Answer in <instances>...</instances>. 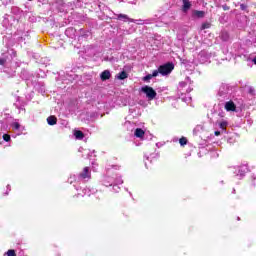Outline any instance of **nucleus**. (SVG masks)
I'll return each mask as SVG.
<instances>
[{
	"mask_svg": "<svg viewBox=\"0 0 256 256\" xmlns=\"http://www.w3.org/2000/svg\"><path fill=\"white\" fill-rule=\"evenodd\" d=\"M15 57H17V52L13 48L2 50L0 54V66H2L4 73H9V69H11V61H13Z\"/></svg>",
	"mask_w": 256,
	"mask_h": 256,
	"instance_id": "f257e3e1",
	"label": "nucleus"
},
{
	"mask_svg": "<svg viewBox=\"0 0 256 256\" xmlns=\"http://www.w3.org/2000/svg\"><path fill=\"white\" fill-rule=\"evenodd\" d=\"M178 91L181 93V99L184 103H191V96H183L185 95V92L191 93L193 91V81H191V78L186 77L184 81L180 82L178 85Z\"/></svg>",
	"mask_w": 256,
	"mask_h": 256,
	"instance_id": "f03ea898",
	"label": "nucleus"
},
{
	"mask_svg": "<svg viewBox=\"0 0 256 256\" xmlns=\"http://www.w3.org/2000/svg\"><path fill=\"white\" fill-rule=\"evenodd\" d=\"M230 97H231V90L229 89V85L222 84L218 91L219 101H229Z\"/></svg>",
	"mask_w": 256,
	"mask_h": 256,
	"instance_id": "7ed1b4c3",
	"label": "nucleus"
},
{
	"mask_svg": "<svg viewBox=\"0 0 256 256\" xmlns=\"http://www.w3.org/2000/svg\"><path fill=\"white\" fill-rule=\"evenodd\" d=\"M140 91L141 93H144V95H146V97L148 98V101H153V99L157 97V92L151 86H147V85L142 86L140 88Z\"/></svg>",
	"mask_w": 256,
	"mask_h": 256,
	"instance_id": "20e7f679",
	"label": "nucleus"
},
{
	"mask_svg": "<svg viewBox=\"0 0 256 256\" xmlns=\"http://www.w3.org/2000/svg\"><path fill=\"white\" fill-rule=\"evenodd\" d=\"M173 69H175V65H173V63L171 62H168L166 64L159 66L158 71L160 75L165 76V75H170Z\"/></svg>",
	"mask_w": 256,
	"mask_h": 256,
	"instance_id": "39448f33",
	"label": "nucleus"
},
{
	"mask_svg": "<svg viewBox=\"0 0 256 256\" xmlns=\"http://www.w3.org/2000/svg\"><path fill=\"white\" fill-rule=\"evenodd\" d=\"M78 181L82 183H87L91 179V171L89 167H84L83 171L77 177Z\"/></svg>",
	"mask_w": 256,
	"mask_h": 256,
	"instance_id": "423d86ee",
	"label": "nucleus"
},
{
	"mask_svg": "<svg viewBox=\"0 0 256 256\" xmlns=\"http://www.w3.org/2000/svg\"><path fill=\"white\" fill-rule=\"evenodd\" d=\"M76 191H78L77 197H85L87 195L88 197H91L92 193H96L97 190L95 189H90V188H84L81 190V188H76Z\"/></svg>",
	"mask_w": 256,
	"mask_h": 256,
	"instance_id": "0eeeda50",
	"label": "nucleus"
},
{
	"mask_svg": "<svg viewBox=\"0 0 256 256\" xmlns=\"http://www.w3.org/2000/svg\"><path fill=\"white\" fill-rule=\"evenodd\" d=\"M209 59H211V55L209 53H207V51L202 50L199 54H198V61L199 63H209Z\"/></svg>",
	"mask_w": 256,
	"mask_h": 256,
	"instance_id": "6e6552de",
	"label": "nucleus"
},
{
	"mask_svg": "<svg viewBox=\"0 0 256 256\" xmlns=\"http://www.w3.org/2000/svg\"><path fill=\"white\" fill-rule=\"evenodd\" d=\"M115 184V177L114 176H104V178L102 179V185H104V187H113V185Z\"/></svg>",
	"mask_w": 256,
	"mask_h": 256,
	"instance_id": "1a4fd4ad",
	"label": "nucleus"
},
{
	"mask_svg": "<svg viewBox=\"0 0 256 256\" xmlns=\"http://www.w3.org/2000/svg\"><path fill=\"white\" fill-rule=\"evenodd\" d=\"M119 185H123V179L121 178V176L119 175H115V182L112 185L113 190L115 193H119V190L121 189V187H119Z\"/></svg>",
	"mask_w": 256,
	"mask_h": 256,
	"instance_id": "9d476101",
	"label": "nucleus"
},
{
	"mask_svg": "<svg viewBox=\"0 0 256 256\" xmlns=\"http://www.w3.org/2000/svg\"><path fill=\"white\" fill-rule=\"evenodd\" d=\"M246 171H247V166H238L236 167V170L234 173L237 178L243 179V177H245Z\"/></svg>",
	"mask_w": 256,
	"mask_h": 256,
	"instance_id": "9b49d317",
	"label": "nucleus"
},
{
	"mask_svg": "<svg viewBox=\"0 0 256 256\" xmlns=\"http://www.w3.org/2000/svg\"><path fill=\"white\" fill-rule=\"evenodd\" d=\"M203 17H205V11H201V10H193L192 11L193 19H203Z\"/></svg>",
	"mask_w": 256,
	"mask_h": 256,
	"instance_id": "f8f14e48",
	"label": "nucleus"
},
{
	"mask_svg": "<svg viewBox=\"0 0 256 256\" xmlns=\"http://www.w3.org/2000/svg\"><path fill=\"white\" fill-rule=\"evenodd\" d=\"M182 3H183V5H182L183 13H188L189 9H191V6H192L191 1H189V0H182Z\"/></svg>",
	"mask_w": 256,
	"mask_h": 256,
	"instance_id": "ddd939ff",
	"label": "nucleus"
},
{
	"mask_svg": "<svg viewBox=\"0 0 256 256\" xmlns=\"http://www.w3.org/2000/svg\"><path fill=\"white\" fill-rule=\"evenodd\" d=\"M224 107L226 111H235L237 109V106H235V102H233L232 100L227 101Z\"/></svg>",
	"mask_w": 256,
	"mask_h": 256,
	"instance_id": "4468645a",
	"label": "nucleus"
},
{
	"mask_svg": "<svg viewBox=\"0 0 256 256\" xmlns=\"http://www.w3.org/2000/svg\"><path fill=\"white\" fill-rule=\"evenodd\" d=\"M100 79H101V81H107V80L111 79V71H109V70H104V71L100 74Z\"/></svg>",
	"mask_w": 256,
	"mask_h": 256,
	"instance_id": "2eb2a0df",
	"label": "nucleus"
},
{
	"mask_svg": "<svg viewBox=\"0 0 256 256\" xmlns=\"http://www.w3.org/2000/svg\"><path fill=\"white\" fill-rule=\"evenodd\" d=\"M135 137H138V139H143L144 135H145V131H143V129L141 128H137L134 132Z\"/></svg>",
	"mask_w": 256,
	"mask_h": 256,
	"instance_id": "dca6fc26",
	"label": "nucleus"
},
{
	"mask_svg": "<svg viewBox=\"0 0 256 256\" xmlns=\"http://www.w3.org/2000/svg\"><path fill=\"white\" fill-rule=\"evenodd\" d=\"M130 22L131 23H137V25H149V23H151V20H141V19H139V20H134V19H132V20H130Z\"/></svg>",
	"mask_w": 256,
	"mask_h": 256,
	"instance_id": "f3484780",
	"label": "nucleus"
},
{
	"mask_svg": "<svg viewBox=\"0 0 256 256\" xmlns=\"http://www.w3.org/2000/svg\"><path fill=\"white\" fill-rule=\"evenodd\" d=\"M117 19L118 21H124V22H127V21H130L131 22V18H129V16H127L126 14H118L117 15Z\"/></svg>",
	"mask_w": 256,
	"mask_h": 256,
	"instance_id": "a211bd4d",
	"label": "nucleus"
},
{
	"mask_svg": "<svg viewBox=\"0 0 256 256\" xmlns=\"http://www.w3.org/2000/svg\"><path fill=\"white\" fill-rule=\"evenodd\" d=\"M129 77V74H127L125 71H122L116 75V79H119L120 81H123Z\"/></svg>",
	"mask_w": 256,
	"mask_h": 256,
	"instance_id": "6ab92c4d",
	"label": "nucleus"
},
{
	"mask_svg": "<svg viewBox=\"0 0 256 256\" xmlns=\"http://www.w3.org/2000/svg\"><path fill=\"white\" fill-rule=\"evenodd\" d=\"M47 123H48V125H51V126L57 125V117L56 116H49L47 118Z\"/></svg>",
	"mask_w": 256,
	"mask_h": 256,
	"instance_id": "aec40b11",
	"label": "nucleus"
},
{
	"mask_svg": "<svg viewBox=\"0 0 256 256\" xmlns=\"http://www.w3.org/2000/svg\"><path fill=\"white\" fill-rule=\"evenodd\" d=\"M74 136L76 137V139H83V137H85V134H83V132L81 130H76L74 132Z\"/></svg>",
	"mask_w": 256,
	"mask_h": 256,
	"instance_id": "412c9836",
	"label": "nucleus"
},
{
	"mask_svg": "<svg viewBox=\"0 0 256 256\" xmlns=\"http://www.w3.org/2000/svg\"><path fill=\"white\" fill-rule=\"evenodd\" d=\"M65 35H67V37H72V35H75V29L73 28L66 29Z\"/></svg>",
	"mask_w": 256,
	"mask_h": 256,
	"instance_id": "4be33fe9",
	"label": "nucleus"
},
{
	"mask_svg": "<svg viewBox=\"0 0 256 256\" xmlns=\"http://www.w3.org/2000/svg\"><path fill=\"white\" fill-rule=\"evenodd\" d=\"M220 129H222V131H225V127H227L228 123L227 121H221L218 123Z\"/></svg>",
	"mask_w": 256,
	"mask_h": 256,
	"instance_id": "5701e85b",
	"label": "nucleus"
},
{
	"mask_svg": "<svg viewBox=\"0 0 256 256\" xmlns=\"http://www.w3.org/2000/svg\"><path fill=\"white\" fill-rule=\"evenodd\" d=\"M12 128L15 129V131H19V129H21V124H19V122H14Z\"/></svg>",
	"mask_w": 256,
	"mask_h": 256,
	"instance_id": "b1692460",
	"label": "nucleus"
},
{
	"mask_svg": "<svg viewBox=\"0 0 256 256\" xmlns=\"http://www.w3.org/2000/svg\"><path fill=\"white\" fill-rule=\"evenodd\" d=\"M199 131H203V126H201V125L196 126V127L194 128V130H193V133H194L195 135H197V133H199Z\"/></svg>",
	"mask_w": 256,
	"mask_h": 256,
	"instance_id": "393cba45",
	"label": "nucleus"
},
{
	"mask_svg": "<svg viewBox=\"0 0 256 256\" xmlns=\"http://www.w3.org/2000/svg\"><path fill=\"white\" fill-rule=\"evenodd\" d=\"M210 27H211V23L205 22L202 24L201 29L205 30V29H209Z\"/></svg>",
	"mask_w": 256,
	"mask_h": 256,
	"instance_id": "a878e982",
	"label": "nucleus"
},
{
	"mask_svg": "<svg viewBox=\"0 0 256 256\" xmlns=\"http://www.w3.org/2000/svg\"><path fill=\"white\" fill-rule=\"evenodd\" d=\"M151 79H153V76L151 74H148L143 78V81H145L146 83H149Z\"/></svg>",
	"mask_w": 256,
	"mask_h": 256,
	"instance_id": "bb28decb",
	"label": "nucleus"
},
{
	"mask_svg": "<svg viewBox=\"0 0 256 256\" xmlns=\"http://www.w3.org/2000/svg\"><path fill=\"white\" fill-rule=\"evenodd\" d=\"M179 143L181 146L187 145V138H185V137L180 138Z\"/></svg>",
	"mask_w": 256,
	"mask_h": 256,
	"instance_id": "cd10ccee",
	"label": "nucleus"
},
{
	"mask_svg": "<svg viewBox=\"0 0 256 256\" xmlns=\"http://www.w3.org/2000/svg\"><path fill=\"white\" fill-rule=\"evenodd\" d=\"M7 23H9V19L5 18L2 22V25L6 27V29H9V25H7Z\"/></svg>",
	"mask_w": 256,
	"mask_h": 256,
	"instance_id": "c85d7f7f",
	"label": "nucleus"
},
{
	"mask_svg": "<svg viewBox=\"0 0 256 256\" xmlns=\"http://www.w3.org/2000/svg\"><path fill=\"white\" fill-rule=\"evenodd\" d=\"M223 41H227L229 39V34L227 32L222 33Z\"/></svg>",
	"mask_w": 256,
	"mask_h": 256,
	"instance_id": "c756f323",
	"label": "nucleus"
},
{
	"mask_svg": "<svg viewBox=\"0 0 256 256\" xmlns=\"http://www.w3.org/2000/svg\"><path fill=\"white\" fill-rule=\"evenodd\" d=\"M3 139H4V141L9 142V141H11V136L9 134H4Z\"/></svg>",
	"mask_w": 256,
	"mask_h": 256,
	"instance_id": "7c9ffc66",
	"label": "nucleus"
},
{
	"mask_svg": "<svg viewBox=\"0 0 256 256\" xmlns=\"http://www.w3.org/2000/svg\"><path fill=\"white\" fill-rule=\"evenodd\" d=\"M15 250H8L7 251V256H15Z\"/></svg>",
	"mask_w": 256,
	"mask_h": 256,
	"instance_id": "2f4dec72",
	"label": "nucleus"
},
{
	"mask_svg": "<svg viewBox=\"0 0 256 256\" xmlns=\"http://www.w3.org/2000/svg\"><path fill=\"white\" fill-rule=\"evenodd\" d=\"M151 75L152 77H157V75H159V70H154Z\"/></svg>",
	"mask_w": 256,
	"mask_h": 256,
	"instance_id": "473e14b6",
	"label": "nucleus"
},
{
	"mask_svg": "<svg viewBox=\"0 0 256 256\" xmlns=\"http://www.w3.org/2000/svg\"><path fill=\"white\" fill-rule=\"evenodd\" d=\"M9 191H11V185H7V192L5 193V195H9Z\"/></svg>",
	"mask_w": 256,
	"mask_h": 256,
	"instance_id": "72a5a7b5",
	"label": "nucleus"
},
{
	"mask_svg": "<svg viewBox=\"0 0 256 256\" xmlns=\"http://www.w3.org/2000/svg\"><path fill=\"white\" fill-rule=\"evenodd\" d=\"M240 8L242 9V11H245V9H247V6L245 4H241Z\"/></svg>",
	"mask_w": 256,
	"mask_h": 256,
	"instance_id": "f704fd0d",
	"label": "nucleus"
},
{
	"mask_svg": "<svg viewBox=\"0 0 256 256\" xmlns=\"http://www.w3.org/2000/svg\"><path fill=\"white\" fill-rule=\"evenodd\" d=\"M222 8L224 9V11H229V6L227 5H223Z\"/></svg>",
	"mask_w": 256,
	"mask_h": 256,
	"instance_id": "c9c22d12",
	"label": "nucleus"
},
{
	"mask_svg": "<svg viewBox=\"0 0 256 256\" xmlns=\"http://www.w3.org/2000/svg\"><path fill=\"white\" fill-rule=\"evenodd\" d=\"M214 135H216V137H219V135H221V131H215Z\"/></svg>",
	"mask_w": 256,
	"mask_h": 256,
	"instance_id": "e433bc0d",
	"label": "nucleus"
},
{
	"mask_svg": "<svg viewBox=\"0 0 256 256\" xmlns=\"http://www.w3.org/2000/svg\"><path fill=\"white\" fill-rule=\"evenodd\" d=\"M73 179H75V176H71V177L68 179L69 183H73Z\"/></svg>",
	"mask_w": 256,
	"mask_h": 256,
	"instance_id": "4c0bfd02",
	"label": "nucleus"
},
{
	"mask_svg": "<svg viewBox=\"0 0 256 256\" xmlns=\"http://www.w3.org/2000/svg\"><path fill=\"white\" fill-rule=\"evenodd\" d=\"M255 89H253L252 87L249 88V93H254Z\"/></svg>",
	"mask_w": 256,
	"mask_h": 256,
	"instance_id": "58836bf2",
	"label": "nucleus"
},
{
	"mask_svg": "<svg viewBox=\"0 0 256 256\" xmlns=\"http://www.w3.org/2000/svg\"><path fill=\"white\" fill-rule=\"evenodd\" d=\"M249 125H253V120H248Z\"/></svg>",
	"mask_w": 256,
	"mask_h": 256,
	"instance_id": "ea45409f",
	"label": "nucleus"
},
{
	"mask_svg": "<svg viewBox=\"0 0 256 256\" xmlns=\"http://www.w3.org/2000/svg\"><path fill=\"white\" fill-rule=\"evenodd\" d=\"M112 167H113V169H119V166H118V165L112 166Z\"/></svg>",
	"mask_w": 256,
	"mask_h": 256,
	"instance_id": "a19ab883",
	"label": "nucleus"
},
{
	"mask_svg": "<svg viewBox=\"0 0 256 256\" xmlns=\"http://www.w3.org/2000/svg\"><path fill=\"white\" fill-rule=\"evenodd\" d=\"M253 63L256 65V57L253 59Z\"/></svg>",
	"mask_w": 256,
	"mask_h": 256,
	"instance_id": "79ce46f5",
	"label": "nucleus"
},
{
	"mask_svg": "<svg viewBox=\"0 0 256 256\" xmlns=\"http://www.w3.org/2000/svg\"><path fill=\"white\" fill-rule=\"evenodd\" d=\"M156 147H159V143H156Z\"/></svg>",
	"mask_w": 256,
	"mask_h": 256,
	"instance_id": "37998d69",
	"label": "nucleus"
},
{
	"mask_svg": "<svg viewBox=\"0 0 256 256\" xmlns=\"http://www.w3.org/2000/svg\"><path fill=\"white\" fill-rule=\"evenodd\" d=\"M156 147H159V143H156Z\"/></svg>",
	"mask_w": 256,
	"mask_h": 256,
	"instance_id": "c03bdc74",
	"label": "nucleus"
},
{
	"mask_svg": "<svg viewBox=\"0 0 256 256\" xmlns=\"http://www.w3.org/2000/svg\"><path fill=\"white\" fill-rule=\"evenodd\" d=\"M79 151H83V148H79Z\"/></svg>",
	"mask_w": 256,
	"mask_h": 256,
	"instance_id": "a18cd8bd",
	"label": "nucleus"
},
{
	"mask_svg": "<svg viewBox=\"0 0 256 256\" xmlns=\"http://www.w3.org/2000/svg\"><path fill=\"white\" fill-rule=\"evenodd\" d=\"M232 193H235V189L232 190Z\"/></svg>",
	"mask_w": 256,
	"mask_h": 256,
	"instance_id": "49530a36",
	"label": "nucleus"
},
{
	"mask_svg": "<svg viewBox=\"0 0 256 256\" xmlns=\"http://www.w3.org/2000/svg\"><path fill=\"white\" fill-rule=\"evenodd\" d=\"M240 219H241V218H239V217L237 218L238 221H240Z\"/></svg>",
	"mask_w": 256,
	"mask_h": 256,
	"instance_id": "de8ad7c7",
	"label": "nucleus"
}]
</instances>
